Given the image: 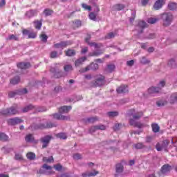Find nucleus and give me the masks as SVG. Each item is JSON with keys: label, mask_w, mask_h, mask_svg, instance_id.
Masks as SVG:
<instances>
[{"label": "nucleus", "mask_w": 177, "mask_h": 177, "mask_svg": "<svg viewBox=\"0 0 177 177\" xmlns=\"http://www.w3.org/2000/svg\"><path fill=\"white\" fill-rule=\"evenodd\" d=\"M129 115H132L133 118H130L129 119V124L130 125H131L132 127H136V128H145V127H146L145 124L143 123H140V122H138V120H139V118H140V117H142V115H143V113L142 112H135V109H131L129 111Z\"/></svg>", "instance_id": "1"}, {"label": "nucleus", "mask_w": 177, "mask_h": 177, "mask_svg": "<svg viewBox=\"0 0 177 177\" xmlns=\"http://www.w3.org/2000/svg\"><path fill=\"white\" fill-rule=\"evenodd\" d=\"M89 39H91V37L89 36L85 39L86 44H88L90 46L95 48V51L90 53L88 56H100V55L103 54V50H100V48L102 47V44H97L95 42L91 43L89 42Z\"/></svg>", "instance_id": "2"}, {"label": "nucleus", "mask_w": 177, "mask_h": 177, "mask_svg": "<svg viewBox=\"0 0 177 177\" xmlns=\"http://www.w3.org/2000/svg\"><path fill=\"white\" fill-rule=\"evenodd\" d=\"M162 19L163 20V26L168 27V26H171L172 20H174V16L171 12H165L162 15Z\"/></svg>", "instance_id": "3"}, {"label": "nucleus", "mask_w": 177, "mask_h": 177, "mask_svg": "<svg viewBox=\"0 0 177 177\" xmlns=\"http://www.w3.org/2000/svg\"><path fill=\"white\" fill-rule=\"evenodd\" d=\"M165 86V82L164 80H162L158 84V87L152 86L148 88V93H149V95H154V93H158V92L161 91V88H164Z\"/></svg>", "instance_id": "4"}, {"label": "nucleus", "mask_w": 177, "mask_h": 177, "mask_svg": "<svg viewBox=\"0 0 177 177\" xmlns=\"http://www.w3.org/2000/svg\"><path fill=\"white\" fill-rule=\"evenodd\" d=\"M19 111H17V106H12L10 109H3L0 111L1 115H13L17 114Z\"/></svg>", "instance_id": "5"}, {"label": "nucleus", "mask_w": 177, "mask_h": 177, "mask_svg": "<svg viewBox=\"0 0 177 177\" xmlns=\"http://www.w3.org/2000/svg\"><path fill=\"white\" fill-rule=\"evenodd\" d=\"M168 145H169V140H165L161 144L158 143L156 149L158 151H168Z\"/></svg>", "instance_id": "6"}, {"label": "nucleus", "mask_w": 177, "mask_h": 177, "mask_svg": "<svg viewBox=\"0 0 177 177\" xmlns=\"http://www.w3.org/2000/svg\"><path fill=\"white\" fill-rule=\"evenodd\" d=\"M172 169V167L169 165H164L160 171L158 172V176L159 177H164L165 175H167V174H169Z\"/></svg>", "instance_id": "7"}, {"label": "nucleus", "mask_w": 177, "mask_h": 177, "mask_svg": "<svg viewBox=\"0 0 177 177\" xmlns=\"http://www.w3.org/2000/svg\"><path fill=\"white\" fill-rule=\"evenodd\" d=\"M27 93V88H21L15 91H10L8 93L9 97H15L16 95H24Z\"/></svg>", "instance_id": "8"}, {"label": "nucleus", "mask_w": 177, "mask_h": 177, "mask_svg": "<svg viewBox=\"0 0 177 177\" xmlns=\"http://www.w3.org/2000/svg\"><path fill=\"white\" fill-rule=\"evenodd\" d=\"M43 169H45L44 171H43L42 169H40L39 171V174H44L45 175H50V174H52V167L44 164L42 166Z\"/></svg>", "instance_id": "9"}, {"label": "nucleus", "mask_w": 177, "mask_h": 177, "mask_svg": "<svg viewBox=\"0 0 177 177\" xmlns=\"http://www.w3.org/2000/svg\"><path fill=\"white\" fill-rule=\"evenodd\" d=\"M52 136H46L41 138V142L43 145V149H45V147H48V146L49 145V142H50Z\"/></svg>", "instance_id": "10"}, {"label": "nucleus", "mask_w": 177, "mask_h": 177, "mask_svg": "<svg viewBox=\"0 0 177 177\" xmlns=\"http://www.w3.org/2000/svg\"><path fill=\"white\" fill-rule=\"evenodd\" d=\"M68 45H71V42L70 41H61L60 43H57L54 44V48L56 49H64L66 46Z\"/></svg>", "instance_id": "11"}, {"label": "nucleus", "mask_w": 177, "mask_h": 177, "mask_svg": "<svg viewBox=\"0 0 177 177\" xmlns=\"http://www.w3.org/2000/svg\"><path fill=\"white\" fill-rule=\"evenodd\" d=\"M105 83L104 76L99 75L95 80V86H102V85H104Z\"/></svg>", "instance_id": "12"}, {"label": "nucleus", "mask_w": 177, "mask_h": 177, "mask_svg": "<svg viewBox=\"0 0 177 177\" xmlns=\"http://www.w3.org/2000/svg\"><path fill=\"white\" fill-rule=\"evenodd\" d=\"M146 22H145V21H139L138 26H137V28L136 29L138 34H142L143 32V29L146 27Z\"/></svg>", "instance_id": "13"}, {"label": "nucleus", "mask_w": 177, "mask_h": 177, "mask_svg": "<svg viewBox=\"0 0 177 177\" xmlns=\"http://www.w3.org/2000/svg\"><path fill=\"white\" fill-rule=\"evenodd\" d=\"M8 122L9 125H17V124H21V122H23V120L21 118H15L9 119L8 120Z\"/></svg>", "instance_id": "14"}, {"label": "nucleus", "mask_w": 177, "mask_h": 177, "mask_svg": "<svg viewBox=\"0 0 177 177\" xmlns=\"http://www.w3.org/2000/svg\"><path fill=\"white\" fill-rule=\"evenodd\" d=\"M37 15H38V12L36 10H30L26 12L25 16L27 19H31V17H34Z\"/></svg>", "instance_id": "15"}, {"label": "nucleus", "mask_w": 177, "mask_h": 177, "mask_svg": "<svg viewBox=\"0 0 177 177\" xmlns=\"http://www.w3.org/2000/svg\"><path fill=\"white\" fill-rule=\"evenodd\" d=\"M162 5H164V0H157L153 4V9L158 10L162 8Z\"/></svg>", "instance_id": "16"}, {"label": "nucleus", "mask_w": 177, "mask_h": 177, "mask_svg": "<svg viewBox=\"0 0 177 177\" xmlns=\"http://www.w3.org/2000/svg\"><path fill=\"white\" fill-rule=\"evenodd\" d=\"M31 65L30 62H20L17 64L18 68H21V70H26V68H30Z\"/></svg>", "instance_id": "17"}, {"label": "nucleus", "mask_w": 177, "mask_h": 177, "mask_svg": "<svg viewBox=\"0 0 177 177\" xmlns=\"http://www.w3.org/2000/svg\"><path fill=\"white\" fill-rule=\"evenodd\" d=\"M118 93H128V86L122 85L116 89Z\"/></svg>", "instance_id": "18"}, {"label": "nucleus", "mask_w": 177, "mask_h": 177, "mask_svg": "<svg viewBox=\"0 0 177 177\" xmlns=\"http://www.w3.org/2000/svg\"><path fill=\"white\" fill-rule=\"evenodd\" d=\"M71 110V106H63L59 109V113L61 114H64L68 113Z\"/></svg>", "instance_id": "19"}, {"label": "nucleus", "mask_w": 177, "mask_h": 177, "mask_svg": "<svg viewBox=\"0 0 177 177\" xmlns=\"http://www.w3.org/2000/svg\"><path fill=\"white\" fill-rule=\"evenodd\" d=\"M99 65L97 64L91 63L89 66H86L84 71H89V70H97Z\"/></svg>", "instance_id": "20"}, {"label": "nucleus", "mask_w": 177, "mask_h": 177, "mask_svg": "<svg viewBox=\"0 0 177 177\" xmlns=\"http://www.w3.org/2000/svg\"><path fill=\"white\" fill-rule=\"evenodd\" d=\"M97 174H99V171L94 170L93 171H91V172L87 171V172L83 173L82 174V177L96 176Z\"/></svg>", "instance_id": "21"}, {"label": "nucleus", "mask_w": 177, "mask_h": 177, "mask_svg": "<svg viewBox=\"0 0 177 177\" xmlns=\"http://www.w3.org/2000/svg\"><path fill=\"white\" fill-rule=\"evenodd\" d=\"M53 117L55 120H68V117L62 115V114L60 113H55L53 115Z\"/></svg>", "instance_id": "22"}, {"label": "nucleus", "mask_w": 177, "mask_h": 177, "mask_svg": "<svg viewBox=\"0 0 177 177\" xmlns=\"http://www.w3.org/2000/svg\"><path fill=\"white\" fill-rule=\"evenodd\" d=\"M116 174H122L124 171V166L121 163H118L115 167Z\"/></svg>", "instance_id": "23"}, {"label": "nucleus", "mask_w": 177, "mask_h": 177, "mask_svg": "<svg viewBox=\"0 0 177 177\" xmlns=\"http://www.w3.org/2000/svg\"><path fill=\"white\" fill-rule=\"evenodd\" d=\"M85 60H86V57H82L79 58L78 59H77L75 61V66L76 67L81 66V64H82V63H84V62H85Z\"/></svg>", "instance_id": "24"}, {"label": "nucleus", "mask_w": 177, "mask_h": 177, "mask_svg": "<svg viewBox=\"0 0 177 177\" xmlns=\"http://www.w3.org/2000/svg\"><path fill=\"white\" fill-rule=\"evenodd\" d=\"M25 140L28 143H34V142H35L34 140V136H32V134H28L26 136Z\"/></svg>", "instance_id": "25"}, {"label": "nucleus", "mask_w": 177, "mask_h": 177, "mask_svg": "<svg viewBox=\"0 0 177 177\" xmlns=\"http://www.w3.org/2000/svg\"><path fill=\"white\" fill-rule=\"evenodd\" d=\"M35 106H34L33 105H28L26 106H25L23 109L22 111L23 113H27L28 111H30V110H35Z\"/></svg>", "instance_id": "26"}, {"label": "nucleus", "mask_w": 177, "mask_h": 177, "mask_svg": "<svg viewBox=\"0 0 177 177\" xmlns=\"http://www.w3.org/2000/svg\"><path fill=\"white\" fill-rule=\"evenodd\" d=\"M177 102V93H174L170 96V103L173 104Z\"/></svg>", "instance_id": "27"}, {"label": "nucleus", "mask_w": 177, "mask_h": 177, "mask_svg": "<svg viewBox=\"0 0 177 177\" xmlns=\"http://www.w3.org/2000/svg\"><path fill=\"white\" fill-rule=\"evenodd\" d=\"M151 127H152L153 132H154L155 133H157V132H158V131H160V126H158V124H157V123L152 124Z\"/></svg>", "instance_id": "28"}, {"label": "nucleus", "mask_w": 177, "mask_h": 177, "mask_svg": "<svg viewBox=\"0 0 177 177\" xmlns=\"http://www.w3.org/2000/svg\"><path fill=\"white\" fill-rule=\"evenodd\" d=\"M19 82H20V77L19 76H17L10 80V84H12V85H16L17 84H19Z\"/></svg>", "instance_id": "29"}, {"label": "nucleus", "mask_w": 177, "mask_h": 177, "mask_svg": "<svg viewBox=\"0 0 177 177\" xmlns=\"http://www.w3.org/2000/svg\"><path fill=\"white\" fill-rule=\"evenodd\" d=\"M26 157H27L28 160H30V161H32V160H35V153H34L32 152H28L26 154Z\"/></svg>", "instance_id": "30"}, {"label": "nucleus", "mask_w": 177, "mask_h": 177, "mask_svg": "<svg viewBox=\"0 0 177 177\" xmlns=\"http://www.w3.org/2000/svg\"><path fill=\"white\" fill-rule=\"evenodd\" d=\"M64 70L66 73H70V71H73V66L66 64L64 66Z\"/></svg>", "instance_id": "31"}, {"label": "nucleus", "mask_w": 177, "mask_h": 177, "mask_svg": "<svg viewBox=\"0 0 177 177\" xmlns=\"http://www.w3.org/2000/svg\"><path fill=\"white\" fill-rule=\"evenodd\" d=\"M168 8L170 10H176L177 8V3H169L168 4Z\"/></svg>", "instance_id": "32"}, {"label": "nucleus", "mask_w": 177, "mask_h": 177, "mask_svg": "<svg viewBox=\"0 0 177 177\" xmlns=\"http://www.w3.org/2000/svg\"><path fill=\"white\" fill-rule=\"evenodd\" d=\"M57 138H59V139H67V134L66 133H58L56 135Z\"/></svg>", "instance_id": "33"}, {"label": "nucleus", "mask_w": 177, "mask_h": 177, "mask_svg": "<svg viewBox=\"0 0 177 177\" xmlns=\"http://www.w3.org/2000/svg\"><path fill=\"white\" fill-rule=\"evenodd\" d=\"M107 115L110 117V118H113V117H117L118 115V111H110L107 113Z\"/></svg>", "instance_id": "34"}, {"label": "nucleus", "mask_w": 177, "mask_h": 177, "mask_svg": "<svg viewBox=\"0 0 177 177\" xmlns=\"http://www.w3.org/2000/svg\"><path fill=\"white\" fill-rule=\"evenodd\" d=\"M35 27L37 30H41V27H42V21H35Z\"/></svg>", "instance_id": "35"}, {"label": "nucleus", "mask_w": 177, "mask_h": 177, "mask_svg": "<svg viewBox=\"0 0 177 177\" xmlns=\"http://www.w3.org/2000/svg\"><path fill=\"white\" fill-rule=\"evenodd\" d=\"M111 143H113V141H109L103 142V145L106 149H109V147H110L111 150H114V149L111 147Z\"/></svg>", "instance_id": "36"}, {"label": "nucleus", "mask_w": 177, "mask_h": 177, "mask_svg": "<svg viewBox=\"0 0 177 177\" xmlns=\"http://www.w3.org/2000/svg\"><path fill=\"white\" fill-rule=\"evenodd\" d=\"M124 8H125V6L122 4H116L113 6V9H115V10H122Z\"/></svg>", "instance_id": "37"}, {"label": "nucleus", "mask_w": 177, "mask_h": 177, "mask_svg": "<svg viewBox=\"0 0 177 177\" xmlns=\"http://www.w3.org/2000/svg\"><path fill=\"white\" fill-rule=\"evenodd\" d=\"M115 70V65L114 64H109L107 66V71L109 73H113Z\"/></svg>", "instance_id": "38"}, {"label": "nucleus", "mask_w": 177, "mask_h": 177, "mask_svg": "<svg viewBox=\"0 0 177 177\" xmlns=\"http://www.w3.org/2000/svg\"><path fill=\"white\" fill-rule=\"evenodd\" d=\"M168 66L171 67V68H175V66H176V64L175 62V59H171L169 61Z\"/></svg>", "instance_id": "39"}, {"label": "nucleus", "mask_w": 177, "mask_h": 177, "mask_svg": "<svg viewBox=\"0 0 177 177\" xmlns=\"http://www.w3.org/2000/svg\"><path fill=\"white\" fill-rule=\"evenodd\" d=\"M7 39H9L10 41H19V37L15 35H10Z\"/></svg>", "instance_id": "40"}, {"label": "nucleus", "mask_w": 177, "mask_h": 177, "mask_svg": "<svg viewBox=\"0 0 177 177\" xmlns=\"http://www.w3.org/2000/svg\"><path fill=\"white\" fill-rule=\"evenodd\" d=\"M115 35L113 32H110L105 36V39H111V38H114Z\"/></svg>", "instance_id": "41"}, {"label": "nucleus", "mask_w": 177, "mask_h": 177, "mask_svg": "<svg viewBox=\"0 0 177 177\" xmlns=\"http://www.w3.org/2000/svg\"><path fill=\"white\" fill-rule=\"evenodd\" d=\"M9 139V137L6 136L4 133H0V140H4L6 141Z\"/></svg>", "instance_id": "42"}, {"label": "nucleus", "mask_w": 177, "mask_h": 177, "mask_svg": "<svg viewBox=\"0 0 177 177\" xmlns=\"http://www.w3.org/2000/svg\"><path fill=\"white\" fill-rule=\"evenodd\" d=\"M147 21L150 24H154V23H157V21H158V19L151 17L147 19Z\"/></svg>", "instance_id": "43"}, {"label": "nucleus", "mask_w": 177, "mask_h": 177, "mask_svg": "<svg viewBox=\"0 0 177 177\" xmlns=\"http://www.w3.org/2000/svg\"><path fill=\"white\" fill-rule=\"evenodd\" d=\"M156 104H157L158 107H161V106H164L165 104H167V101L160 100L156 102Z\"/></svg>", "instance_id": "44"}, {"label": "nucleus", "mask_w": 177, "mask_h": 177, "mask_svg": "<svg viewBox=\"0 0 177 177\" xmlns=\"http://www.w3.org/2000/svg\"><path fill=\"white\" fill-rule=\"evenodd\" d=\"M140 63H142V64H149V63H150V60L146 59L145 57H142L140 59Z\"/></svg>", "instance_id": "45"}, {"label": "nucleus", "mask_w": 177, "mask_h": 177, "mask_svg": "<svg viewBox=\"0 0 177 177\" xmlns=\"http://www.w3.org/2000/svg\"><path fill=\"white\" fill-rule=\"evenodd\" d=\"M82 8H83V9H85V10H88L89 12H91V10H92V7L86 5V3H82Z\"/></svg>", "instance_id": "46"}, {"label": "nucleus", "mask_w": 177, "mask_h": 177, "mask_svg": "<svg viewBox=\"0 0 177 177\" xmlns=\"http://www.w3.org/2000/svg\"><path fill=\"white\" fill-rule=\"evenodd\" d=\"M75 51L74 50L69 49L66 51V56H74Z\"/></svg>", "instance_id": "47"}, {"label": "nucleus", "mask_w": 177, "mask_h": 177, "mask_svg": "<svg viewBox=\"0 0 177 177\" xmlns=\"http://www.w3.org/2000/svg\"><path fill=\"white\" fill-rule=\"evenodd\" d=\"M43 161L44 162H52V161H53V156H51L50 158L44 157V158H43Z\"/></svg>", "instance_id": "48"}, {"label": "nucleus", "mask_w": 177, "mask_h": 177, "mask_svg": "<svg viewBox=\"0 0 177 177\" xmlns=\"http://www.w3.org/2000/svg\"><path fill=\"white\" fill-rule=\"evenodd\" d=\"M89 19L91 20H93V21H96V14H95L94 12H91L89 14Z\"/></svg>", "instance_id": "49"}, {"label": "nucleus", "mask_w": 177, "mask_h": 177, "mask_svg": "<svg viewBox=\"0 0 177 177\" xmlns=\"http://www.w3.org/2000/svg\"><path fill=\"white\" fill-rule=\"evenodd\" d=\"M73 26L75 28L81 27V21L76 20V21H73Z\"/></svg>", "instance_id": "50"}, {"label": "nucleus", "mask_w": 177, "mask_h": 177, "mask_svg": "<svg viewBox=\"0 0 177 177\" xmlns=\"http://www.w3.org/2000/svg\"><path fill=\"white\" fill-rule=\"evenodd\" d=\"M44 13L45 16H50V15H52V13H53V11H52L49 9H46L44 11Z\"/></svg>", "instance_id": "51"}, {"label": "nucleus", "mask_w": 177, "mask_h": 177, "mask_svg": "<svg viewBox=\"0 0 177 177\" xmlns=\"http://www.w3.org/2000/svg\"><path fill=\"white\" fill-rule=\"evenodd\" d=\"M41 41H42V42H46L48 41V36L45 34H42L41 35Z\"/></svg>", "instance_id": "52"}, {"label": "nucleus", "mask_w": 177, "mask_h": 177, "mask_svg": "<svg viewBox=\"0 0 177 177\" xmlns=\"http://www.w3.org/2000/svg\"><path fill=\"white\" fill-rule=\"evenodd\" d=\"M50 56L51 59H55V58L57 57V56H59V55H57V52L53 51V52H51Z\"/></svg>", "instance_id": "53"}, {"label": "nucleus", "mask_w": 177, "mask_h": 177, "mask_svg": "<svg viewBox=\"0 0 177 177\" xmlns=\"http://www.w3.org/2000/svg\"><path fill=\"white\" fill-rule=\"evenodd\" d=\"M74 160H81L82 158V156L80 153H75L73 155Z\"/></svg>", "instance_id": "54"}, {"label": "nucleus", "mask_w": 177, "mask_h": 177, "mask_svg": "<svg viewBox=\"0 0 177 177\" xmlns=\"http://www.w3.org/2000/svg\"><path fill=\"white\" fill-rule=\"evenodd\" d=\"M54 168L56 169V171H62L63 167L60 164H57L54 165Z\"/></svg>", "instance_id": "55"}, {"label": "nucleus", "mask_w": 177, "mask_h": 177, "mask_svg": "<svg viewBox=\"0 0 177 177\" xmlns=\"http://www.w3.org/2000/svg\"><path fill=\"white\" fill-rule=\"evenodd\" d=\"M62 91H63V88H62V86H57L54 89V91L55 92V93H59L62 92Z\"/></svg>", "instance_id": "56"}, {"label": "nucleus", "mask_w": 177, "mask_h": 177, "mask_svg": "<svg viewBox=\"0 0 177 177\" xmlns=\"http://www.w3.org/2000/svg\"><path fill=\"white\" fill-rule=\"evenodd\" d=\"M122 127V124L116 123L113 127V129L114 131H118V129H120V128Z\"/></svg>", "instance_id": "57"}, {"label": "nucleus", "mask_w": 177, "mask_h": 177, "mask_svg": "<svg viewBox=\"0 0 177 177\" xmlns=\"http://www.w3.org/2000/svg\"><path fill=\"white\" fill-rule=\"evenodd\" d=\"M96 130H97V126L91 127L89 129V133H93V132H95V131H96Z\"/></svg>", "instance_id": "58"}, {"label": "nucleus", "mask_w": 177, "mask_h": 177, "mask_svg": "<svg viewBox=\"0 0 177 177\" xmlns=\"http://www.w3.org/2000/svg\"><path fill=\"white\" fill-rule=\"evenodd\" d=\"M46 128H55L56 127V124H53L52 122H48L46 124Z\"/></svg>", "instance_id": "59"}, {"label": "nucleus", "mask_w": 177, "mask_h": 177, "mask_svg": "<svg viewBox=\"0 0 177 177\" xmlns=\"http://www.w3.org/2000/svg\"><path fill=\"white\" fill-rule=\"evenodd\" d=\"M97 118H88L86 120L87 122H95V121H97Z\"/></svg>", "instance_id": "60"}, {"label": "nucleus", "mask_w": 177, "mask_h": 177, "mask_svg": "<svg viewBox=\"0 0 177 177\" xmlns=\"http://www.w3.org/2000/svg\"><path fill=\"white\" fill-rule=\"evenodd\" d=\"M28 38H37V33L36 32H29Z\"/></svg>", "instance_id": "61"}, {"label": "nucleus", "mask_w": 177, "mask_h": 177, "mask_svg": "<svg viewBox=\"0 0 177 177\" xmlns=\"http://www.w3.org/2000/svg\"><path fill=\"white\" fill-rule=\"evenodd\" d=\"M136 149H143L145 147V145H143L142 143H138L135 145Z\"/></svg>", "instance_id": "62"}, {"label": "nucleus", "mask_w": 177, "mask_h": 177, "mask_svg": "<svg viewBox=\"0 0 177 177\" xmlns=\"http://www.w3.org/2000/svg\"><path fill=\"white\" fill-rule=\"evenodd\" d=\"M6 5V0H0V8H5Z\"/></svg>", "instance_id": "63"}, {"label": "nucleus", "mask_w": 177, "mask_h": 177, "mask_svg": "<svg viewBox=\"0 0 177 177\" xmlns=\"http://www.w3.org/2000/svg\"><path fill=\"white\" fill-rule=\"evenodd\" d=\"M97 129H100L101 131H104V129H106V126L103 124L97 125Z\"/></svg>", "instance_id": "64"}]
</instances>
